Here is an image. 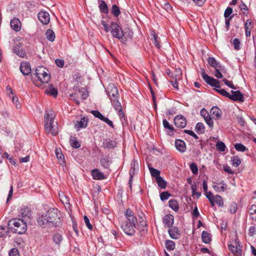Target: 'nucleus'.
I'll return each mask as SVG.
<instances>
[{
  "label": "nucleus",
  "mask_w": 256,
  "mask_h": 256,
  "mask_svg": "<svg viewBox=\"0 0 256 256\" xmlns=\"http://www.w3.org/2000/svg\"><path fill=\"white\" fill-rule=\"evenodd\" d=\"M57 208H50L44 214L40 216L37 218L38 225L43 228H50L59 226L61 224L58 216Z\"/></svg>",
  "instance_id": "nucleus-1"
},
{
  "label": "nucleus",
  "mask_w": 256,
  "mask_h": 256,
  "mask_svg": "<svg viewBox=\"0 0 256 256\" xmlns=\"http://www.w3.org/2000/svg\"><path fill=\"white\" fill-rule=\"evenodd\" d=\"M38 78V82H34L38 86H40L42 84H47L50 80V76L48 70L42 66H38L33 74Z\"/></svg>",
  "instance_id": "nucleus-2"
},
{
  "label": "nucleus",
  "mask_w": 256,
  "mask_h": 256,
  "mask_svg": "<svg viewBox=\"0 0 256 256\" xmlns=\"http://www.w3.org/2000/svg\"><path fill=\"white\" fill-rule=\"evenodd\" d=\"M8 225L14 226L12 228L14 232L20 234L25 233L27 230L26 222L20 218H14L9 221Z\"/></svg>",
  "instance_id": "nucleus-3"
},
{
  "label": "nucleus",
  "mask_w": 256,
  "mask_h": 256,
  "mask_svg": "<svg viewBox=\"0 0 256 256\" xmlns=\"http://www.w3.org/2000/svg\"><path fill=\"white\" fill-rule=\"evenodd\" d=\"M54 118L52 114L46 113L44 116V126L46 132L51 133L53 136H56L58 134V129L57 126L53 124Z\"/></svg>",
  "instance_id": "nucleus-4"
},
{
  "label": "nucleus",
  "mask_w": 256,
  "mask_h": 256,
  "mask_svg": "<svg viewBox=\"0 0 256 256\" xmlns=\"http://www.w3.org/2000/svg\"><path fill=\"white\" fill-rule=\"evenodd\" d=\"M110 28V32L114 38L119 40L122 43L126 42V39L124 38V32L116 22H112Z\"/></svg>",
  "instance_id": "nucleus-5"
},
{
  "label": "nucleus",
  "mask_w": 256,
  "mask_h": 256,
  "mask_svg": "<svg viewBox=\"0 0 256 256\" xmlns=\"http://www.w3.org/2000/svg\"><path fill=\"white\" fill-rule=\"evenodd\" d=\"M208 62L210 66L214 68V76L218 78H222V74L221 72H224V66L221 65L213 57H209L208 58Z\"/></svg>",
  "instance_id": "nucleus-6"
},
{
  "label": "nucleus",
  "mask_w": 256,
  "mask_h": 256,
  "mask_svg": "<svg viewBox=\"0 0 256 256\" xmlns=\"http://www.w3.org/2000/svg\"><path fill=\"white\" fill-rule=\"evenodd\" d=\"M242 246L240 245L239 240L237 238L234 241L231 242L230 244H228L229 250L235 256H242Z\"/></svg>",
  "instance_id": "nucleus-7"
},
{
  "label": "nucleus",
  "mask_w": 256,
  "mask_h": 256,
  "mask_svg": "<svg viewBox=\"0 0 256 256\" xmlns=\"http://www.w3.org/2000/svg\"><path fill=\"white\" fill-rule=\"evenodd\" d=\"M202 78L204 81L209 85L215 87L216 88H220V84L218 80L214 79L213 78H211L205 73L204 69H202L201 74Z\"/></svg>",
  "instance_id": "nucleus-8"
},
{
  "label": "nucleus",
  "mask_w": 256,
  "mask_h": 256,
  "mask_svg": "<svg viewBox=\"0 0 256 256\" xmlns=\"http://www.w3.org/2000/svg\"><path fill=\"white\" fill-rule=\"evenodd\" d=\"M121 228L127 235L132 236L135 232L136 224L123 222L121 224Z\"/></svg>",
  "instance_id": "nucleus-9"
},
{
  "label": "nucleus",
  "mask_w": 256,
  "mask_h": 256,
  "mask_svg": "<svg viewBox=\"0 0 256 256\" xmlns=\"http://www.w3.org/2000/svg\"><path fill=\"white\" fill-rule=\"evenodd\" d=\"M112 106L114 108V110L117 111L118 114L120 116V118L122 119L124 117V114L122 111V106L120 102L118 100V98L112 99L110 100Z\"/></svg>",
  "instance_id": "nucleus-10"
},
{
  "label": "nucleus",
  "mask_w": 256,
  "mask_h": 256,
  "mask_svg": "<svg viewBox=\"0 0 256 256\" xmlns=\"http://www.w3.org/2000/svg\"><path fill=\"white\" fill-rule=\"evenodd\" d=\"M112 106L114 108V110L117 111L118 114L120 116V118L122 119L124 117V114L122 111V106L120 102L118 100V98L112 99L110 100Z\"/></svg>",
  "instance_id": "nucleus-11"
},
{
  "label": "nucleus",
  "mask_w": 256,
  "mask_h": 256,
  "mask_svg": "<svg viewBox=\"0 0 256 256\" xmlns=\"http://www.w3.org/2000/svg\"><path fill=\"white\" fill-rule=\"evenodd\" d=\"M182 78V73L180 70H176L174 73L172 74V78L170 80V82L173 87L178 90V80Z\"/></svg>",
  "instance_id": "nucleus-12"
},
{
  "label": "nucleus",
  "mask_w": 256,
  "mask_h": 256,
  "mask_svg": "<svg viewBox=\"0 0 256 256\" xmlns=\"http://www.w3.org/2000/svg\"><path fill=\"white\" fill-rule=\"evenodd\" d=\"M200 116L204 118L208 126L212 128L214 127V122L212 118L209 114L208 111L205 108H202L200 112Z\"/></svg>",
  "instance_id": "nucleus-13"
},
{
  "label": "nucleus",
  "mask_w": 256,
  "mask_h": 256,
  "mask_svg": "<svg viewBox=\"0 0 256 256\" xmlns=\"http://www.w3.org/2000/svg\"><path fill=\"white\" fill-rule=\"evenodd\" d=\"M108 94L110 98V100L119 98L118 90L114 84L109 86L108 90Z\"/></svg>",
  "instance_id": "nucleus-14"
},
{
  "label": "nucleus",
  "mask_w": 256,
  "mask_h": 256,
  "mask_svg": "<svg viewBox=\"0 0 256 256\" xmlns=\"http://www.w3.org/2000/svg\"><path fill=\"white\" fill-rule=\"evenodd\" d=\"M124 215L126 218L127 220L124 222H128L136 224L138 222L137 218L130 210L129 208L127 209L124 212Z\"/></svg>",
  "instance_id": "nucleus-15"
},
{
  "label": "nucleus",
  "mask_w": 256,
  "mask_h": 256,
  "mask_svg": "<svg viewBox=\"0 0 256 256\" xmlns=\"http://www.w3.org/2000/svg\"><path fill=\"white\" fill-rule=\"evenodd\" d=\"M174 121L175 126L178 128H184L186 125V119L182 115L176 116Z\"/></svg>",
  "instance_id": "nucleus-16"
},
{
  "label": "nucleus",
  "mask_w": 256,
  "mask_h": 256,
  "mask_svg": "<svg viewBox=\"0 0 256 256\" xmlns=\"http://www.w3.org/2000/svg\"><path fill=\"white\" fill-rule=\"evenodd\" d=\"M38 18L40 21L44 24H48L50 18V14L46 12H40L38 14Z\"/></svg>",
  "instance_id": "nucleus-17"
},
{
  "label": "nucleus",
  "mask_w": 256,
  "mask_h": 256,
  "mask_svg": "<svg viewBox=\"0 0 256 256\" xmlns=\"http://www.w3.org/2000/svg\"><path fill=\"white\" fill-rule=\"evenodd\" d=\"M232 94H230L229 98L234 100V101H240L243 102L244 101V96L238 90L231 91Z\"/></svg>",
  "instance_id": "nucleus-18"
},
{
  "label": "nucleus",
  "mask_w": 256,
  "mask_h": 256,
  "mask_svg": "<svg viewBox=\"0 0 256 256\" xmlns=\"http://www.w3.org/2000/svg\"><path fill=\"white\" fill-rule=\"evenodd\" d=\"M20 68L21 72L24 75L27 76L31 72V68L29 62H22Z\"/></svg>",
  "instance_id": "nucleus-19"
},
{
  "label": "nucleus",
  "mask_w": 256,
  "mask_h": 256,
  "mask_svg": "<svg viewBox=\"0 0 256 256\" xmlns=\"http://www.w3.org/2000/svg\"><path fill=\"white\" fill-rule=\"evenodd\" d=\"M88 120L87 118L84 117L81 118L80 120H76L75 122V128L77 130L86 128L88 125Z\"/></svg>",
  "instance_id": "nucleus-20"
},
{
  "label": "nucleus",
  "mask_w": 256,
  "mask_h": 256,
  "mask_svg": "<svg viewBox=\"0 0 256 256\" xmlns=\"http://www.w3.org/2000/svg\"><path fill=\"white\" fill-rule=\"evenodd\" d=\"M13 51L20 57L24 58L26 55L25 50L20 44H16L14 46Z\"/></svg>",
  "instance_id": "nucleus-21"
},
{
  "label": "nucleus",
  "mask_w": 256,
  "mask_h": 256,
  "mask_svg": "<svg viewBox=\"0 0 256 256\" xmlns=\"http://www.w3.org/2000/svg\"><path fill=\"white\" fill-rule=\"evenodd\" d=\"M210 114L212 118L215 120L220 119L222 116V111L217 106H213L210 110Z\"/></svg>",
  "instance_id": "nucleus-22"
},
{
  "label": "nucleus",
  "mask_w": 256,
  "mask_h": 256,
  "mask_svg": "<svg viewBox=\"0 0 256 256\" xmlns=\"http://www.w3.org/2000/svg\"><path fill=\"white\" fill-rule=\"evenodd\" d=\"M92 175L93 178L96 180H101L106 178L104 173L96 168L92 170Z\"/></svg>",
  "instance_id": "nucleus-23"
},
{
  "label": "nucleus",
  "mask_w": 256,
  "mask_h": 256,
  "mask_svg": "<svg viewBox=\"0 0 256 256\" xmlns=\"http://www.w3.org/2000/svg\"><path fill=\"white\" fill-rule=\"evenodd\" d=\"M168 232L170 237L173 239L179 238L180 235L178 228L175 226L171 227V228L168 230Z\"/></svg>",
  "instance_id": "nucleus-24"
},
{
  "label": "nucleus",
  "mask_w": 256,
  "mask_h": 256,
  "mask_svg": "<svg viewBox=\"0 0 256 256\" xmlns=\"http://www.w3.org/2000/svg\"><path fill=\"white\" fill-rule=\"evenodd\" d=\"M176 148L180 152H184L186 150V146L184 141L181 140H176L175 142Z\"/></svg>",
  "instance_id": "nucleus-25"
},
{
  "label": "nucleus",
  "mask_w": 256,
  "mask_h": 256,
  "mask_svg": "<svg viewBox=\"0 0 256 256\" xmlns=\"http://www.w3.org/2000/svg\"><path fill=\"white\" fill-rule=\"evenodd\" d=\"M10 26L14 30L18 32L21 28V22L18 18H14L10 21Z\"/></svg>",
  "instance_id": "nucleus-26"
},
{
  "label": "nucleus",
  "mask_w": 256,
  "mask_h": 256,
  "mask_svg": "<svg viewBox=\"0 0 256 256\" xmlns=\"http://www.w3.org/2000/svg\"><path fill=\"white\" fill-rule=\"evenodd\" d=\"M252 24V22L250 20H248L244 24L246 35L247 37H250V36L251 30L253 28Z\"/></svg>",
  "instance_id": "nucleus-27"
},
{
  "label": "nucleus",
  "mask_w": 256,
  "mask_h": 256,
  "mask_svg": "<svg viewBox=\"0 0 256 256\" xmlns=\"http://www.w3.org/2000/svg\"><path fill=\"white\" fill-rule=\"evenodd\" d=\"M174 216L171 214H166L163 219L164 222L168 228L172 227L174 224Z\"/></svg>",
  "instance_id": "nucleus-28"
},
{
  "label": "nucleus",
  "mask_w": 256,
  "mask_h": 256,
  "mask_svg": "<svg viewBox=\"0 0 256 256\" xmlns=\"http://www.w3.org/2000/svg\"><path fill=\"white\" fill-rule=\"evenodd\" d=\"M20 214L22 218H30L31 216V211L30 208L28 207H24L20 208Z\"/></svg>",
  "instance_id": "nucleus-29"
},
{
  "label": "nucleus",
  "mask_w": 256,
  "mask_h": 256,
  "mask_svg": "<svg viewBox=\"0 0 256 256\" xmlns=\"http://www.w3.org/2000/svg\"><path fill=\"white\" fill-rule=\"evenodd\" d=\"M202 242L205 244H209L212 240L211 234L206 231H203L202 234Z\"/></svg>",
  "instance_id": "nucleus-30"
},
{
  "label": "nucleus",
  "mask_w": 256,
  "mask_h": 256,
  "mask_svg": "<svg viewBox=\"0 0 256 256\" xmlns=\"http://www.w3.org/2000/svg\"><path fill=\"white\" fill-rule=\"evenodd\" d=\"M116 144L115 141L106 140L103 142V146L105 148L110 150L114 148L116 146Z\"/></svg>",
  "instance_id": "nucleus-31"
},
{
  "label": "nucleus",
  "mask_w": 256,
  "mask_h": 256,
  "mask_svg": "<svg viewBox=\"0 0 256 256\" xmlns=\"http://www.w3.org/2000/svg\"><path fill=\"white\" fill-rule=\"evenodd\" d=\"M62 240V236L60 234L56 233L52 235V240L58 246H60Z\"/></svg>",
  "instance_id": "nucleus-32"
},
{
  "label": "nucleus",
  "mask_w": 256,
  "mask_h": 256,
  "mask_svg": "<svg viewBox=\"0 0 256 256\" xmlns=\"http://www.w3.org/2000/svg\"><path fill=\"white\" fill-rule=\"evenodd\" d=\"M226 184L224 182L212 186V188L216 192H224L226 190Z\"/></svg>",
  "instance_id": "nucleus-33"
},
{
  "label": "nucleus",
  "mask_w": 256,
  "mask_h": 256,
  "mask_svg": "<svg viewBox=\"0 0 256 256\" xmlns=\"http://www.w3.org/2000/svg\"><path fill=\"white\" fill-rule=\"evenodd\" d=\"M100 12L102 13L106 14L108 12V8L107 4L104 0H101L99 4Z\"/></svg>",
  "instance_id": "nucleus-34"
},
{
  "label": "nucleus",
  "mask_w": 256,
  "mask_h": 256,
  "mask_svg": "<svg viewBox=\"0 0 256 256\" xmlns=\"http://www.w3.org/2000/svg\"><path fill=\"white\" fill-rule=\"evenodd\" d=\"M101 165L105 168H108L110 165V157L106 156L100 160Z\"/></svg>",
  "instance_id": "nucleus-35"
},
{
  "label": "nucleus",
  "mask_w": 256,
  "mask_h": 256,
  "mask_svg": "<svg viewBox=\"0 0 256 256\" xmlns=\"http://www.w3.org/2000/svg\"><path fill=\"white\" fill-rule=\"evenodd\" d=\"M195 130L198 134H202L204 133L205 127L202 123L198 122L196 126Z\"/></svg>",
  "instance_id": "nucleus-36"
},
{
  "label": "nucleus",
  "mask_w": 256,
  "mask_h": 256,
  "mask_svg": "<svg viewBox=\"0 0 256 256\" xmlns=\"http://www.w3.org/2000/svg\"><path fill=\"white\" fill-rule=\"evenodd\" d=\"M250 218L253 220H256V205H252L248 210Z\"/></svg>",
  "instance_id": "nucleus-37"
},
{
  "label": "nucleus",
  "mask_w": 256,
  "mask_h": 256,
  "mask_svg": "<svg viewBox=\"0 0 256 256\" xmlns=\"http://www.w3.org/2000/svg\"><path fill=\"white\" fill-rule=\"evenodd\" d=\"M46 38L50 41L53 42L55 39V34L54 32L50 29H48L46 33Z\"/></svg>",
  "instance_id": "nucleus-38"
},
{
  "label": "nucleus",
  "mask_w": 256,
  "mask_h": 256,
  "mask_svg": "<svg viewBox=\"0 0 256 256\" xmlns=\"http://www.w3.org/2000/svg\"><path fill=\"white\" fill-rule=\"evenodd\" d=\"M232 164L235 167L238 166L241 164V160L238 156H234L231 158Z\"/></svg>",
  "instance_id": "nucleus-39"
},
{
  "label": "nucleus",
  "mask_w": 256,
  "mask_h": 256,
  "mask_svg": "<svg viewBox=\"0 0 256 256\" xmlns=\"http://www.w3.org/2000/svg\"><path fill=\"white\" fill-rule=\"evenodd\" d=\"M165 246L168 250H172L175 248V243L172 240H166L165 242Z\"/></svg>",
  "instance_id": "nucleus-40"
},
{
  "label": "nucleus",
  "mask_w": 256,
  "mask_h": 256,
  "mask_svg": "<svg viewBox=\"0 0 256 256\" xmlns=\"http://www.w3.org/2000/svg\"><path fill=\"white\" fill-rule=\"evenodd\" d=\"M169 206L175 212L178 211L179 206L177 201L175 200H171L169 201Z\"/></svg>",
  "instance_id": "nucleus-41"
},
{
  "label": "nucleus",
  "mask_w": 256,
  "mask_h": 256,
  "mask_svg": "<svg viewBox=\"0 0 256 256\" xmlns=\"http://www.w3.org/2000/svg\"><path fill=\"white\" fill-rule=\"evenodd\" d=\"M158 186L161 188L164 189L166 186V182L161 177H158L156 180Z\"/></svg>",
  "instance_id": "nucleus-42"
},
{
  "label": "nucleus",
  "mask_w": 256,
  "mask_h": 256,
  "mask_svg": "<svg viewBox=\"0 0 256 256\" xmlns=\"http://www.w3.org/2000/svg\"><path fill=\"white\" fill-rule=\"evenodd\" d=\"M148 168L150 173L151 176L152 177H154L156 180L158 178L160 177V172L154 168L150 167L148 166Z\"/></svg>",
  "instance_id": "nucleus-43"
},
{
  "label": "nucleus",
  "mask_w": 256,
  "mask_h": 256,
  "mask_svg": "<svg viewBox=\"0 0 256 256\" xmlns=\"http://www.w3.org/2000/svg\"><path fill=\"white\" fill-rule=\"evenodd\" d=\"M45 93L52 96L54 97H56L58 95L57 90L52 86L46 89L45 90Z\"/></svg>",
  "instance_id": "nucleus-44"
},
{
  "label": "nucleus",
  "mask_w": 256,
  "mask_h": 256,
  "mask_svg": "<svg viewBox=\"0 0 256 256\" xmlns=\"http://www.w3.org/2000/svg\"><path fill=\"white\" fill-rule=\"evenodd\" d=\"M216 146L217 150L222 152H224L226 148L224 143L222 141H218Z\"/></svg>",
  "instance_id": "nucleus-45"
},
{
  "label": "nucleus",
  "mask_w": 256,
  "mask_h": 256,
  "mask_svg": "<svg viewBox=\"0 0 256 256\" xmlns=\"http://www.w3.org/2000/svg\"><path fill=\"white\" fill-rule=\"evenodd\" d=\"M234 146L236 150L238 152H244L248 150V149L241 143H236Z\"/></svg>",
  "instance_id": "nucleus-46"
},
{
  "label": "nucleus",
  "mask_w": 256,
  "mask_h": 256,
  "mask_svg": "<svg viewBox=\"0 0 256 256\" xmlns=\"http://www.w3.org/2000/svg\"><path fill=\"white\" fill-rule=\"evenodd\" d=\"M70 144L72 146L76 148H78L80 146V143L76 140V138L74 137L71 138Z\"/></svg>",
  "instance_id": "nucleus-47"
},
{
  "label": "nucleus",
  "mask_w": 256,
  "mask_h": 256,
  "mask_svg": "<svg viewBox=\"0 0 256 256\" xmlns=\"http://www.w3.org/2000/svg\"><path fill=\"white\" fill-rule=\"evenodd\" d=\"M111 12L116 17H118L120 14L119 8L116 4L112 5Z\"/></svg>",
  "instance_id": "nucleus-48"
},
{
  "label": "nucleus",
  "mask_w": 256,
  "mask_h": 256,
  "mask_svg": "<svg viewBox=\"0 0 256 256\" xmlns=\"http://www.w3.org/2000/svg\"><path fill=\"white\" fill-rule=\"evenodd\" d=\"M216 203L219 206L223 207L224 202L222 197L219 195H216L214 198V204Z\"/></svg>",
  "instance_id": "nucleus-49"
},
{
  "label": "nucleus",
  "mask_w": 256,
  "mask_h": 256,
  "mask_svg": "<svg viewBox=\"0 0 256 256\" xmlns=\"http://www.w3.org/2000/svg\"><path fill=\"white\" fill-rule=\"evenodd\" d=\"M206 192V196L208 200L210 202V204L212 206H214V198L215 196H214L212 193L210 192Z\"/></svg>",
  "instance_id": "nucleus-50"
},
{
  "label": "nucleus",
  "mask_w": 256,
  "mask_h": 256,
  "mask_svg": "<svg viewBox=\"0 0 256 256\" xmlns=\"http://www.w3.org/2000/svg\"><path fill=\"white\" fill-rule=\"evenodd\" d=\"M56 155L58 160H59L62 162H64V156L63 155V154L62 153L61 151L60 150H56Z\"/></svg>",
  "instance_id": "nucleus-51"
},
{
  "label": "nucleus",
  "mask_w": 256,
  "mask_h": 256,
  "mask_svg": "<svg viewBox=\"0 0 256 256\" xmlns=\"http://www.w3.org/2000/svg\"><path fill=\"white\" fill-rule=\"evenodd\" d=\"M171 194L168 192H164L160 194V198L162 201L168 200Z\"/></svg>",
  "instance_id": "nucleus-52"
},
{
  "label": "nucleus",
  "mask_w": 256,
  "mask_h": 256,
  "mask_svg": "<svg viewBox=\"0 0 256 256\" xmlns=\"http://www.w3.org/2000/svg\"><path fill=\"white\" fill-rule=\"evenodd\" d=\"M79 92L81 94V98L83 100H86L88 96V92L84 88H82Z\"/></svg>",
  "instance_id": "nucleus-53"
},
{
  "label": "nucleus",
  "mask_w": 256,
  "mask_h": 256,
  "mask_svg": "<svg viewBox=\"0 0 256 256\" xmlns=\"http://www.w3.org/2000/svg\"><path fill=\"white\" fill-rule=\"evenodd\" d=\"M153 38H152V41L154 44L158 48H160V44L158 40V36L156 34H153Z\"/></svg>",
  "instance_id": "nucleus-54"
},
{
  "label": "nucleus",
  "mask_w": 256,
  "mask_h": 256,
  "mask_svg": "<svg viewBox=\"0 0 256 256\" xmlns=\"http://www.w3.org/2000/svg\"><path fill=\"white\" fill-rule=\"evenodd\" d=\"M163 126H164V127L166 129H168L169 130H170L171 131L174 130V127L172 126L171 125H170V124H169V122L167 121V120L166 119H164L163 120Z\"/></svg>",
  "instance_id": "nucleus-55"
},
{
  "label": "nucleus",
  "mask_w": 256,
  "mask_h": 256,
  "mask_svg": "<svg viewBox=\"0 0 256 256\" xmlns=\"http://www.w3.org/2000/svg\"><path fill=\"white\" fill-rule=\"evenodd\" d=\"M190 169L193 174H196L198 173V168L194 162H192L190 165Z\"/></svg>",
  "instance_id": "nucleus-56"
},
{
  "label": "nucleus",
  "mask_w": 256,
  "mask_h": 256,
  "mask_svg": "<svg viewBox=\"0 0 256 256\" xmlns=\"http://www.w3.org/2000/svg\"><path fill=\"white\" fill-rule=\"evenodd\" d=\"M232 44L235 50H239L240 49V42L238 38L233 40Z\"/></svg>",
  "instance_id": "nucleus-57"
},
{
  "label": "nucleus",
  "mask_w": 256,
  "mask_h": 256,
  "mask_svg": "<svg viewBox=\"0 0 256 256\" xmlns=\"http://www.w3.org/2000/svg\"><path fill=\"white\" fill-rule=\"evenodd\" d=\"M91 113L96 117L97 118H98L100 120H102L103 118H104V116L102 115L100 112L98 110H92L91 112Z\"/></svg>",
  "instance_id": "nucleus-58"
},
{
  "label": "nucleus",
  "mask_w": 256,
  "mask_h": 256,
  "mask_svg": "<svg viewBox=\"0 0 256 256\" xmlns=\"http://www.w3.org/2000/svg\"><path fill=\"white\" fill-rule=\"evenodd\" d=\"M138 166V162L135 160H133L131 163L130 169L129 172H132V173H133V174H134V171L136 170V166Z\"/></svg>",
  "instance_id": "nucleus-59"
},
{
  "label": "nucleus",
  "mask_w": 256,
  "mask_h": 256,
  "mask_svg": "<svg viewBox=\"0 0 256 256\" xmlns=\"http://www.w3.org/2000/svg\"><path fill=\"white\" fill-rule=\"evenodd\" d=\"M7 232L8 230L6 226H0V238H2L6 236Z\"/></svg>",
  "instance_id": "nucleus-60"
},
{
  "label": "nucleus",
  "mask_w": 256,
  "mask_h": 256,
  "mask_svg": "<svg viewBox=\"0 0 256 256\" xmlns=\"http://www.w3.org/2000/svg\"><path fill=\"white\" fill-rule=\"evenodd\" d=\"M9 256H20L18 250L16 248H12L9 252Z\"/></svg>",
  "instance_id": "nucleus-61"
},
{
  "label": "nucleus",
  "mask_w": 256,
  "mask_h": 256,
  "mask_svg": "<svg viewBox=\"0 0 256 256\" xmlns=\"http://www.w3.org/2000/svg\"><path fill=\"white\" fill-rule=\"evenodd\" d=\"M12 101L13 104L15 105L16 107L18 109L20 108L21 105L18 102V99L17 96H13L12 98Z\"/></svg>",
  "instance_id": "nucleus-62"
},
{
  "label": "nucleus",
  "mask_w": 256,
  "mask_h": 256,
  "mask_svg": "<svg viewBox=\"0 0 256 256\" xmlns=\"http://www.w3.org/2000/svg\"><path fill=\"white\" fill-rule=\"evenodd\" d=\"M237 210V204L236 202H232L230 206L229 212L231 214H234L236 212Z\"/></svg>",
  "instance_id": "nucleus-63"
},
{
  "label": "nucleus",
  "mask_w": 256,
  "mask_h": 256,
  "mask_svg": "<svg viewBox=\"0 0 256 256\" xmlns=\"http://www.w3.org/2000/svg\"><path fill=\"white\" fill-rule=\"evenodd\" d=\"M162 8L168 12L170 13L172 12V8L170 4L168 2H165Z\"/></svg>",
  "instance_id": "nucleus-64"
}]
</instances>
